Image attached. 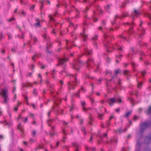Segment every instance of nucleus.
I'll return each instance as SVG.
<instances>
[{
	"mask_svg": "<svg viewBox=\"0 0 151 151\" xmlns=\"http://www.w3.org/2000/svg\"><path fill=\"white\" fill-rule=\"evenodd\" d=\"M48 124L49 126L51 127V129L52 131H54V130L55 129V127L54 126H51V125L50 124V123H48Z\"/></svg>",
	"mask_w": 151,
	"mask_h": 151,
	"instance_id": "nucleus-37",
	"label": "nucleus"
},
{
	"mask_svg": "<svg viewBox=\"0 0 151 151\" xmlns=\"http://www.w3.org/2000/svg\"><path fill=\"white\" fill-rule=\"evenodd\" d=\"M143 21H141L140 23L139 24V26L141 27L139 30V36L141 37L144 34L145 32V29L141 27L142 24L143 23Z\"/></svg>",
	"mask_w": 151,
	"mask_h": 151,
	"instance_id": "nucleus-9",
	"label": "nucleus"
},
{
	"mask_svg": "<svg viewBox=\"0 0 151 151\" xmlns=\"http://www.w3.org/2000/svg\"><path fill=\"white\" fill-rule=\"evenodd\" d=\"M37 90L36 89H34L33 91V93L34 95H36L37 94Z\"/></svg>",
	"mask_w": 151,
	"mask_h": 151,
	"instance_id": "nucleus-52",
	"label": "nucleus"
},
{
	"mask_svg": "<svg viewBox=\"0 0 151 151\" xmlns=\"http://www.w3.org/2000/svg\"><path fill=\"white\" fill-rule=\"evenodd\" d=\"M19 14L20 15H22V16H25L26 15V13L23 11H21L19 13Z\"/></svg>",
	"mask_w": 151,
	"mask_h": 151,
	"instance_id": "nucleus-33",
	"label": "nucleus"
},
{
	"mask_svg": "<svg viewBox=\"0 0 151 151\" xmlns=\"http://www.w3.org/2000/svg\"><path fill=\"white\" fill-rule=\"evenodd\" d=\"M38 58V56L37 54L35 55L34 56L32 57V59L33 61L35 60V59Z\"/></svg>",
	"mask_w": 151,
	"mask_h": 151,
	"instance_id": "nucleus-32",
	"label": "nucleus"
},
{
	"mask_svg": "<svg viewBox=\"0 0 151 151\" xmlns=\"http://www.w3.org/2000/svg\"><path fill=\"white\" fill-rule=\"evenodd\" d=\"M14 18H11L10 19H9V20H8V21H9V22H11L12 21H13V20H14Z\"/></svg>",
	"mask_w": 151,
	"mask_h": 151,
	"instance_id": "nucleus-64",
	"label": "nucleus"
},
{
	"mask_svg": "<svg viewBox=\"0 0 151 151\" xmlns=\"http://www.w3.org/2000/svg\"><path fill=\"white\" fill-rule=\"evenodd\" d=\"M81 130L83 132L85 133V134H86V129L84 127H82Z\"/></svg>",
	"mask_w": 151,
	"mask_h": 151,
	"instance_id": "nucleus-31",
	"label": "nucleus"
},
{
	"mask_svg": "<svg viewBox=\"0 0 151 151\" xmlns=\"http://www.w3.org/2000/svg\"><path fill=\"white\" fill-rule=\"evenodd\" d=\"M35 25L36 26H40V22H37L35 23Z\"/></svg>",
	"mask_w": 151,
	"mask_h": 151,
	"instance_id": "nucleus-54",
	"label": "nucleus"
},
{
	"mask_svg": "<svg viewBox=\"0 0 151 151\" xmlns=\"http://www.w3.org/2000/svg\"><path fill=\"white\" fill-rule=\"evenodd\" d=\"M81 35L83 38V40L84 41H86V38L88 37V36L87 34H86L84 28L83 29V32L81 33Z\"/></svg>",
	"mask_w": 151,
	"mask_h": 151,
	"instance_id": "nucleus-16",
	"label": "nucleus"
},
{
	"mask_svg": "<svg viewBox=\"0 0 151 151\" xmlns=\"http://www.w3.org/2000/svg\"><path fill=\"white\" fill-rule=\"evenodd\" d=\"M140 125V132L141 134H142L147 128L151 126V123H141Z\"/></svg>",
	"mask_w": 151,
	"mask_h": 151,
	"instance_id": "nucleus-7",
	"label": "nucleus"
},
{
	"mask_svg": "<svg viewBox=\"0 0 151 151\" xmlns=\"http://www.w3.org/2000/svg\"><path fill=\"white\" fill-rule=\"evenodd\" d=\"M35 7V5H33L30 8V10H33Z\"/></svg>",
	"mask_w": 151,
	"mask_h": 151,
	"instance_id": "nucleus-50",
	"label": "nucleus"
},
{
	"mask_svg": "<svg viewBox=\"0 0 151 151\" xmlns=\"http://www.w3.org/2000/svg\"><path fill=\"white\" fill-rule=\"evenodd\" d=\"M114 118V116L113 115H111L109 118V120H111L113 118Z\"/></svg>",
	"mask_w": 151,
	"mask_h": 151,
	"instance_id": "nucleus-59",
	"label": "nucleus"
},
{
	"mask_svg": "<svg viewBox=\"0 0 151 151\" xmlns=\"http://www.w3.org/2000/svg\"><path fill=\"white\" fill-rule=\"evenodd\" d=\"M116 79L118 81V82L117 83V84L119 85H121V83H120L121 80H120V79H119V78H116Z\"/></svg>",
	"mask_w": 151,
	"mask_h": 151,
	"instance_id": "nucleus-48",
	"label": "nucleus"
},
{
	"mask_svg": "<svg viewBox=\"0 0 151 151\" xmlns=\"http://www.w3.org/2000/svg\"><path fill=\"white\" fill-rule=\"evenodd\" d=\"M53 101L55 104L56 105H58L59 103L61 102V100L58 98H57L56 96H54L53 99Z\"/></svg>",
	"mask_w": 151,
	"mask_h": 151,
	"instance_id": "nucleus-11",
	"label": "nucleus"
},
{
	"mask_svg": "<svg viewBox=\"0 0 151 151\" xmlns=\"http://www.w3.org/2000/svg\"><path fill=\"white\" fill-rule=\"evenodd\" d=\"M137 86L138 88H140L142 86V82H139Z\"/></svg>",
	"mask_w": 151,
	"mask_h": 151,
	"instance_id": "nucleus-40",
	"label": "nucleus"
},
{
	"mask_svg": "<svg viewBox=\"0 0 151 151\" xmlns=\"http://www.w3.org/2000/svg\"><path fill=\"white\" fill-rule=\"evenodd\" d=\"M151 141V136L150 135L146 136L145 138V143L147 144H149Z\"/></svg>",
	"mask_w": 151,
	"mask_h": 151,
	"instance_id": "nucleus-13",
	"label": "nucleus"
},
{
	"mask_svg": "<svg viewBox=\"0 0 151 151\" xmlns=\"http://www.w3.org/2000/svg\"><path fill=\"white\" fill-rule=\"evenodd\" d=\"M17 98V95L16 94H14V99H13V100L14 101H15Z\"/></svg>",
	"mask_w": 151,
	"mask_h": 151,
	"instance_id": "nucleus-56",
	"label": "nucleus"
},
{
	"mask_svg": "<svg viewBox=\"0 0 151 151\" xmlns=\"http://www.w3.org/2000/svg\"><path fill=\"white\" fill-rule=\"evenodd\" d=\"M103 117V114L98 113L97 117L98 118L100 119H102Z\"/></svg>",
	"mask_w": 151,
	"mask_h": 151,
	"instance_id": "nucleus-30",
	"label": "nucleus"
},
{
	"mask_svg": "<svg viewBox=\"0 0 151 151\" xmlns=\"http://www.w3.org/2000/svg\"><path fill=\"white\" fill-rule=\"evenodd\" d=\"M147 114H151V106L148 108V111L147 112Z\"/></svg>",
	"mask_w": 151,
	"mask_h": 151,
	"instance_id": "nucleus-34",
	"label": "nucleus"
},
{
	"mask_svg": "<svg viewBox=\"0 0 151 151\" xmlns=\"http://www.w3.org/2000/svg\"><path fill=\"white\" fill-rule=\"evenodd\" d=\"M122 127H120L119 128H118L116 130H114V132L115 133L120 134L122 133Z\"/></svg>",
	"mask_w": 151,
	"mask_h": 151,
	"instance_id": "nucleus-18",
	"label": "nucleus"
},
{
	"mask_svg": "<svg viewBox=\"0 0 151 151\" xmlns=\"http://www.w3.org/2000/svg\"><path fill=\"white\" fill-rule=\"evenodd\" d=\"M141 14V12L137 11L136 10H134V12L132 13V14L131 17H137L138 16Z\"/></svg>",
	"mask_w": 151,
	"mask_h": 151,
	"instance_id": "nucleus-15",
	"label": "nucleus"
},
{
	"mask_svg": "<svg viewBox=\"0 0 151 151\" xmlns=\"http://www.w3.org/2000/svg\"><path fill=\"white\" fill-rule=\"evenodd\" d=\"M132 111L131 110L127 112H126L125 114V116L126 117H128L129 115L132 113Z\"/></svg>",
	"mask_w": 151,
	"mask_h": 151,
	"instance_id": "nucleus-26",
	"label": "nucleus"
},
{
	"mask_svg": "<svg viewBox=\"0 0 151 151\" xmlns=\"http://www.w3.org/2000/svg\"><path fill=\"white\" fill-rule=\"evenodd\" d=\"M128 100L129 101H130V102H131L132 103H133V101L134 100L133 99L131 98H128Z\"/></svg>",
	"mask_w": 151,
	"mask_h": 151,
	"instance_id": "nucleus-45",
	"label": "nucleus"
},
{
	"mask_svg": "<svg viewBox=\"0 0 151 151\" xmlns=\"http://www.w3.org/2000/svg\"><path fill=\"white\" fill-rule=\"evenodd\" d=\"M36 134V131H33V132H32V135L33 136H34V135H35Z\"/></svg>",
	"mask_w": 151,
	"mask_h": 151,
	"instance_id": "nucleus-60",
	"label": "nucleus"
},
{
	"mask_svg": "<svg viewBox=\"0 0 151 151\" xmlns=\"http://www.w3.org/2000/svg\"><path fill=\"white\" fill-rule=\"evenodd\" d=\"M138 53L139 55H141L142 56L144 55V53L142 51H139V52H138Z\"/></svg>",
	"mask_w": 151,
	"mask_h": 151,
	"instance_id": "nucleus-43",
	"label": "nucleus"
},
{
	"mask_svg": "<svg viewBox=\"0 0 151 151\" xmlns=\"http://www.w3.org/2000/svg\"><path fill=\"white\" fill-rule=\"evenodd\" d=\"M109 104L110 106H112L115 103H120L121 102V100L120 98H119L118 99H117L114 98H112L109 99Z\"/></svg>",
	"mask_w": 151,
	"mask_h": 151,
	"instance_id": "nucleus-8",
	"label": "nucleus"
},
{
	"mask_svg": "<svg viewBox=\"0 0 151 151\" xmlns=\"http://www.w3.org/2000/svg\"><path fill=\"white\" fill-rule=\"evenodd\" d=\"M68 60V59L66 58L65 59H60L59 60V65H62L64 64V63Z\"/></svg>",
	"mask_w": 151,
	"mask_h": 151,
	"instance_id": "nucleus-17",
	"label": "nucleus"
},
{
	"mask_svg": "<svg viewBox=\"0 0 151 151\" xmlns=\"http://www.w3.org/2000/svg\"><path fill=\"white\" fill-rule=\"evenodd\" d=\"M96 10L97 11H99V12L100 14H101L102 12V11L101 10H100V7L99 6H97V8H96Z\"/></svg>",
	"mask_w": 151,
	"mask_h": 151,
	"instance_id": "nucleus-36",
	"label": "nucleus"
},
{
	"mask_svg": "<svg viewBox=\"0 0 151 151\" xmlns=\"http://www.w3.org/2000/svg\"><path fill=\"white\" fill-rule=\"evenodd\" d=\"M10 133L11 134L12 138L13 140L14 139V129H12L11 130Z\"/></svg>",
	"mask_w": 151,
	"mask_h": 151,
	"instance_id": "nucleus-25",
	"label": "nucleus"
},
{
	"mask_svg": "<svg viewBox=\"0 0 151 151\" xmlns=\"http://www.w3.org/2000/svg\"><path fill=\"white\" fill-rule=\"evenodd\" d=\"M17 129H19L22 134H23L24 133V129L23 126L21 124V123H19L17 125Z\"/></svg>",
	"mask_w": 151,
	"mask_h": 151,
	"instance_id": "nucleus-12",
	"label": "nucleus"
},
{
	"mask_svg": "<svg viewBox=\"0 0 151 151\" xmlns=\"http://www.w3.org/2000/svg\"><path fill=\"white\" fill-rule=\"evenodd\" d=\"M123 55H116V58L120 59L122 57H123Z\"/></svg>",
	"mask_w": 151,
	"mask_h": 151,
	"instance_id": "nucleus-41",
	"label": "nucleus"
},
{
	"mask_svg": "<svg viewBox=\"0 0 151 151\" xmlns=\"http://www.w3.org/2000/svg\"><path fill=\"white\" fill-rule=\"evenodd\" d=\"M8 90L7 88L4 89H1L0 91V94L3 96L4 99V103H7V101L8 99L7 95Z\"/></svg>",
	"mask_w": 151,
	"mask_h": 151,
	"instance_id": "nucleus-3",
	"label": "nucleus"
},
{
	"mask_svg": "<svg viewBox=\"0 0 151 151\" xmlns=\"http://www.w3.org/2000/svg\"><path fill=\"white\" fill-rule=\"evenodd\" d=\"M96 1V0H84L83 2H82L84 3L88 1L90 4H91L95 2Z\"/></svg>",
	"mask_w": 151,
	"mask_h": 151,
	"instance_id": "nucleus-22",
	"label": "nucleus"
},
{
	"mask_svg": "<svg viewBox=\"0 0 151 151\" xmlns=\"http://www.w3.org/2000/svg\"><path fill=\"white\" fill-rule=\"evenodd\" d=\"M49 18L50 19V21H53L54 22H55V26H56V24L55 23V20L52 17H51V15H50L49 16Z\"/></svg>",
	"mask_w": 151,
	"mask_h": 151,
	"instance_id": "nucleus-27",
	"label": "nucleus"
},
{
	"mask_svg": "<svg viewBox=\"0 0 151 151\" xmlns=\"http://www.w3.org/2000/svg\"><path fill=\"white\" fill-rule=\"evenodd\" d=\"M85 52L86 54L90 55L91 52V51H89L87 49H85Z\"/></svg>",
	"mask_w": 151,
	"mask_h": 151,
	"instance_id": "nucleus-28",
	"label": "nucleus"
},
{
	"mask_svg": "<svg viewBox=\"0 0 151 151\" xmlns=\"http://www.w3.org/2000/svg\"><path fill=\"white\" fill-rule=\"evenodd\" d=\"M70 81L68 84L69 88L70 89H73L77 81L76 76L71 75L70 76Z\"/></svg>",
	"mask_w": 151,
	"mask_h": 151,
	"instance_id": "nucleus-1",
	"label": "nucleus"
},
{
	"mask_svg": "<svg viewBox=\"0 0 151 151\" xmlns=\"http://www.w3.org/2000/svg\"><path fill=\"white\" fill-rule=\"evenodd\" d=\"M12 123H5L4 125H7L8 127H9L12 125Z\"/></svg>",
	"mask_w": 151,
	"mask_h": 151,
	"instance_id": "nucleus-47",
	"label": "nucleus"
},
{
	"mask_svg": "<svg viewBox=\"0 0 151 151\" xmlns=\"http://www.w3.org/2000/svg\"><path fill=\"white\" fill-rule=\"evenodd\" d=\"M110 123H102L101 125V127L103 128H104L109 126Z\"/></svg>",
	"mask_w": 151,
	"mask_h": 151,
	"instance_id": "nucleus-23",
	"label": "nucleus"
},
{
	"mask_svg": "<svg viewBox=\"0 0 151 151\" xmlns=\"http://www.w3.org/2000/svg\"><path fill=\"white\" fill-rule=\"evenodd\" d=\"M110 47L112 48L113 49H117L120 53H122L124 51V48L119 43L116 42L113 44L112 47Z\"/></svg>",
	"mask_w": 151,
	"mask_h": 151,
	"instance_id": "nucleus-4",
	"label": "nucleus"
},
{
	"mask_svg": "<svg viewBox=\"0 0 151 151\" xmlns=\"http://www.w3.org/2000/svg\"><path fill=\"white\" fill-rule=\"evenodd\" d=\"M56 134L55 133H51L50 132V133L49 134L50 135V137H52V135H54Z\"/></svg>",
	"mask_w": 151,
	"mask_h": 151,
	"instance_id": "nucleus-51",
	"label": "nucleus"
},
{
	"mask_svg": "<svg viewBox=\"0 0 151 151\" xmlns=\"http://www.w3.org/2000/svg\"><path fill=\"white\" fill-rule=\"evenodd\" d=\"M23 142L25 145L27 146L28 145V143L27 142L23 141Z\"/></svg>",
	"mask_w": 151,
	"mask_h": 151,
	"instance_id": "nucleus-57",
	"label": "nucleus"
},
{
	"mask_svg": "<svg viewBox=\"0 0 151 151\" xmlns=\"http://www.w3.org/2000/svg\"><path fill=\"white\" fill-rule=\"evenodd\" d=\"M81 105L82 107V108H83V111H86L87 110V109L85 107V102L84 101H81Z\"/></svg>",
	"mask_w": 151,
	"mask_h": 151,
	"instance_id": "nucleus-20",
	"label": "nucleus"
},
{
	"mask_svg": "<svg viewBox=\"0 0 151 151\" xmlns=\"http://www.w3.org/2000/svg\"><path fill=\"white\" fill-rule=\"evenodd\" d=\"M93 22H96L97 21V19L96 18V17H95L94 15L93 17Z\"/></svg>",
	"mask_w": 151,
	"mask_h": 151,
	"instance_id": "nucleus-44",
	"label": "nucleus"
},
{
	"mask_svg": "<svg viewBox=\"0 0 151 151\" xmlns=\"http://www.w3.org/2000/svg\"><path fill=\"white\" fill-rule=\"evenodd\" d=\"M83 64L82 62L79 59H77L74 62L73 65V68L77 70L79 69V67L81 66Z\"/></svg>",
	"mask_w": 151,
	"mask_h": 151,
	"instance_id": "nucleus-6",
	"label": "nucleus"
},
{
	"mask_svg": "<svg viewBox=\"0 0 151 151\" xmlns=\"http://www.w3.org/2000/svg\"><path fill=\"white\" fill-rule=\"evenodd\" d=\"M136 145L137 146L136 147V149L135 151H140V150L142 147V145L139 140L137 141Z\"/></svg>",
	"mask_w": 151,
	"mask_h": 151,
	"instance_id": "nucleus-10",
	"label": "nucleus"
},
{
	"mask_svg": "<svg viewBox=\"0 0 151 151\" xmlns=\"http://www.w3.org/2000/svg\"><path fill=\"white\" fill-rule=\"evenodd\" d=\"M146 74V72L145 71H143L141 72V74L143 76H144V75Z\"/></svg>",
	"mask_w": 151,
	"mask_h": 151,
	"instance_id": "nucleus-49",
	"label": "nucleus"
},
{
	"mask_svg": "<svg viewBox=\"0 0 151 151\" xmlns=\"http://www.w3.org/2000/svg\"><path fill=\"white\" fill-rule=\"evenodd\" d=\"M119 73V70H116L114 71V73L115 75Z\"/></svg>",
	"mask_w": 151,
	"mask_h": 151,
	"instance_id": "nucleus-53",
	"label": "nucleus"
},
{
	"mask_svg": "<svg viewBox=\"0 0 151 151\" xmlns=\"http://www.w3.org/2000/svg\"><path fill=\"white\" fill-rule=\"evenodd\" d=\"M144 151H150V149L149 147L145 148L144 149Z\"/></svg>",
	"mask_w": 151,
	"mask_h": 151,
	"instance_id": "nucleus-42",
	"label": "nucleus"
},
{
	"mask_svg": "<svg viewBox=\"0 0 151 151\" xmlns=\"http://www.w3.org/2000/svg\"><path fill=\"white\" fill-rule=\"evenodd\" d=\"M104 39L103 40V44L105 46L107 47L106 51L108 52H111V51H110L109 50V48L106 45L107 43H108L109 40L110 39V37L107 34H105L104 35Z\"/></svg>",
	"mask_w": 151,
	"mask_h": 151,
	"instance_id": "nucleus-5",
	"label": "nucleus"
},
{
	"mask_svg": "<svg viewBox=\"0 0 151 151\" xmlns=\"http://www.w3.org/2000/svg\"><path fill=\"white\" fill-rule=\"evenodd\" d=\"M134 51V49L133 48H132L131 49V50L130 51V53L128 54L127 57L128 58H130V56L132 55V54L133 53Z\"/></svg>",
	"mask_w": 151,
	"mask_h": 151,
	"instance_id": "nucleus-24",
	"label": "nucleus"
},
{
	"mask_svg": "<svg viewBox=\"0 0 151 151\" xmlns=\"http://www.w3.org/2000/svg\"><path fill=\"white\" fill-rule=\"evenodd\" d=\"M43 37L44 39V40L45 41H48L47 44H48L49 42H50V41H49L50 40L49 37L46 34H45L43 36Z\"/></svg>",
	"mask_w": 151,
	"mask_h": 151,
	"instance_id": "nucleus-19",
	"label": "nucleus"
},
{
	"mask_svg": "<svg viewBox=\"0 0 151 151\" xmlns=\"http://www.w3.org/2000/svg\"><path fill=\"white\" fill-rule=\"evenodd\" d=\"M132 28V27H131L130 29L127 32L126 31L123 32L122 35H120V37L123 38L124 40L128 38L129 35H131L133 32Z\"/></svg>",
	"mask_w": 151,
	"mask_h": 151,
	"instance_id": "nucleus-2",
	"label": "nucleus"
},
{
	"mask_svg": "<svg viewBox=\"0 0 151 151\" xmlns=\"http://www.w3.org/2000/svg\"><path fill=\"white\" fill-rule=\"evenodd\" d=\"M69 22L70 24V27H73V28H74L75 29H76L75 28H74V25H73V24H72V23H71L69 21Z\"/></svg>",
	"mask_w": 151,
	"mask_h": 151,
	"instance_id": "nucleus-58",
	"label": "nucleus"
},
{
	"mask_svg": "<svg viewBox=\"0 0 151 151\" xmlns=\"http://www.w3.org/2000/svg\"><path fill=\"white\" fill-rule=\"evenodd\" d=\"M59 143H60L59 141H58V142H57V143H56V148H57V147H58Z\"/></svg>",
	"mask_w": 151,
	"mask_h": 151,
	"instance_id": "nucleus-63",
	"label": "nucleus"
},
{
	"mask_svg": "<svg viewBox=\"0 0 151 151\" xmlns=\"http://www.w3.org/2000/svg\"><path fill=\"white\" fill-rule=\"evenodd\" d=\"M117 139H111L109 141V143L111 144H112L113 142L117 143Z\"/></svg>",
	"mask_w": 151,
	"mask_h": 151,
	"instance_id": "nucleus-21",
	"label": "nucleus"
},
{
	"mask_svg": "<svg viewBox=\"0 0 151 151\" xmlns=\"http://www.w3.org/2000/svg\"><path fill=\"white\" fill-rule=\"evenodd\" d=\"M98 36L97 35H96L93 37L92 38V40L93 41H96L98 39Z\"/></svg>",
	"mask_w": 151,
	"mask_h": 151,
	"instance_id": "nucleus-35",
	"label": "nucleus"
},
{
	"mask_svg": "<svg viewBox=\"0 0 151 151\" xmlns=\"http://www.w3.org/2000/svg\"><path fill=\"white\" fill-rule=\"evenodd\" d=\"M38 148H39V149H43L44 147L43 146H41L40 145L38 147Z\"/></svg>",
	"mask_w": 151,
	"mask_h": 151,
	"instance_id": "nucleus-61",
	"label": "nucleus"
},
{
	"mask_svg": "<svg viewBox=\"0 0 151 151\" xmlns=\"http://www.w3.org/2000/svg\"><path fill=\"white\" fill-rule=\"evenodd\" d=\"M139 117L138 116H137L136 115H135L134 116L133 118V119L134 120H136L139 119Z\"/></svg>",
	"mask_w": 151,
	"mask_h": 151,
	"instance_id": "nucleus-39",
	"label": "nucleus"
},
{
	"mask_svg": "<svg viewBox=\"0 0 151 151\" xmlns=\"http://www.w3.org/2000/svg\"><path fill=\"white\" fill-rule=\"evenodd\" d=\"M18 109V108L17 107H15L14 108V110L15 111H17Z\"/></svg>",
	"mask_w": 151,
	"mask_h": 151,
	"instance_id": "nucleus-62",
	"label": "nucleus"
},
{
	"mask_svg": "<svg viewBox=\"0 0 151 151\" xmlns=\"http://www.w3.org/2000/svg\"><path fill=\"white\" fill-rule=\"evenodd\" d=\"M71 37H74V38L75 39H76V38H77V37H76V35H75V33H74L73 32L72 33Z\"/></svg>",
	"mask_w": 151,
	"mask_h": 151,
	"instance_id": "nucleus-46",
	"label": "nucleus"
},
{
	"mask_svg": "<svg viewBox=\"0 0 151 151\" xmlns=\"http://www.w3.org/2000/svg\"><path fill=\"white\" fill-rule=\"evenodd\" d=\"M105 24V23L104 21H102L101 23V26L100 27H99V29L101 30L102 28V27H104Z\"/></svg>",
	"mask_w": 151,
	"mask_h": 151,
	"instance_id": "nucleus-29",
	"label": "nucleus"
},
{
	"mask_svg": "<svg viewBox=\"0 0 151 151\" xmlns=\"http://www.w3.org/2000/svg\"><path fill=\"white\" fill-rule=\"evenodd\" d=\"M69 42V41L68 40H66V45L67 46V47L68 49H69L71 48V47H69V44H68Z\"/></svg>",
	"mask_w": 151,
	"mask_h": 151,
	"instance_id": "nucleus-38",
	"label": "nucleus"
},
{
	"mask_svg": "<svg viewBox=\"0 0 151 151\" xmlns=\"http://www.w3.org/2000/svg\"><path fill=\"white\" fill-rule=\"evenodd\" d=\"M93 60L92 59L89 58L86 62L87 65L86 68L89 69V68L91 67V65L93 63Z\"/></svg>",
	"mask_w": 151,
	"mask_h": 151,
	"instance_id": "nucleus-14",
	"label": "nucleus"
},
{
	"mask_svg": "<svg viewBox=\"0 0 151 151\" xmlns=\"http://www.w3.org/2000/svg\"><path fill=\"white\" fill-rule=\"evenodd\" d=\"M62 133H63L65 135H67V134L66 133H65V129H63V131H62Z\"/></svg>",
	"mask_w": 151,
	"mask_h": 151,
	"instance_id": "nucleus-55",
	"label": "nucleus"
}]
</instances>
